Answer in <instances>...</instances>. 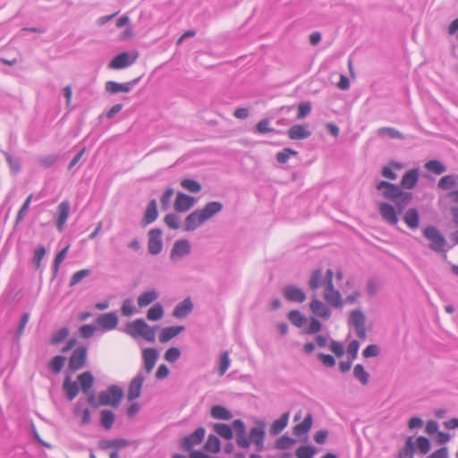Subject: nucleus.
Masks as SVG:
<instances>
[{
  "label": "nucleus",
  "instance_id": "f257e3e1",
  "mask_svg": "<svg viewBox=\"0 0 458 458\" xmlns=\"http://www.w3.org/2000/svg\"><path fill=\"white\" fill-rule=\"evenodd\" d=\"M420 178L419 170L410 169L402 177L400 184H394L386 181H380L376 189L381 191L384 199L391 200L394 206L381 202L378 206L379 214L382 219L390 225L398 224V214H402L405 208L411 202L413 194L403 190H412L416 187Z\"/></svg>",
  "mask_w": 458,
  "mask_h": 458
},
{
  "label": "nucleus",
  "instance_id": "f03ea898",
  "mask_svg": "<svg viewBox=\"0 0 458 458\" xmlns=\"http://www.w3.org/2000/svg\"><path fill=\"white\" fill-rule=\"evenodd\" d=\"M264 426V423H261L259 427L251 428L248 437L245 423L242 420H233V427L237 445L242 448H248L251 443L261 442V439H265L266 436Z\"/></svg>",
  "mask_w": 458,
  "mask_h": 458
},
{
  "label": "nucleus",
  "instance_id": "7ed1b4c3",
  "mask_svg": "<svg viewBox=\"0 0 458 458\" xmlns=\"http://www.w3.org/2000/svg\"><path fill=\"white\" fill-rule=\"evenodd\" d=\"M123 397V390L120 386L113 385L109 386L106 391L101 392L98 394L97 400L94 395L89 396L88 402L89 404L95 407L105 405L117 407L120 404Z\"/></svg>",
  "mask_w": 458,
  "mask_h": 458
},
{
  "label": "nucleus",
  "instance_id": "20e7f679",
  "mask_svg": "<svg viewBox=\"0 0 458 458\" xmlns=\"http://www.w3.org/2000/svg\"><path fill=\"white\" fill-rule=\"evenodd\" d=\"M423 236L429 242L428 248L436 253L445 254L449 248L446 240L437 227L428 225L423 230ZM446 257V255H445Z\"/></svg>",
  "mask_w": 458,
  "mask_h": 458
},
{
  "label": "nucleus",
  "instance_id": "39448f33",
  "mask_svg": "<svg viewBox=\"0 0 458 458\" xmlns=\"http://www.w3.org/2000/svg\"><path fill=\"white\" fill-rule=\"evenodd\" d=\"M127 333L132 336H140L148 342L153 343L156 339L155 329L143 319H136L127 325Z\"/></svg>",
  "mask_w": 458,
  "mask_h": 458
},
{
  "label": "nucleus",
  "instance_id": "423d86ee",
  "mask_svg": "<svg viewBox=\"0 0 458 458\" xmlns=\"http://www.w3.org/2000/svg\"><path fill=\"white\" fill-rule=\"evenodd\" d=\"M139 55L140 54L137 50L123 52L112 59L108 64V67L114 70L127 68L137 61Z\"/></svg>",
  "mask_w": 458,
  "mask_h": 458
},
{
  "label": "nucleus",
  "instance_id": "0eeeda50",
  "mask_svg": "<svg viewBox=\"0 0 458 458\" xmlns=\"http://www.w3.org/2000/svg\"><path fill=\"white\" fill-rule=\"evenodd\" d=\"M365 322L366 317L360 310H355L350 313L348 325L354 327L356 335L360 339L366 337Z\"/></svg>",
  "mask_w": 458,
  "mask_h": 458
},
{
  "label": "nucleus",
  "instance_id": "6e6552de",
  "mask_svg": "<svg viewBox=\"0 0 458 458\" xmlns=\"http://www.w3.org/2000/svg\"><path fill=\"white\" fill-rule=\"evenodd\" d=\"M88 349L85 346L76 348L69 359V369L76 371L84 367L87 360Z\"/></svg>",
  "mask_w": 458,
  "mask_h": 458
},
{
  "label": "nucleus",
  "instance_id": "1a4fd4ad",
  "mask_svg": "<svg viewBox=\"0 0 458 458\" xmlns=\"http://www.w3.org/2000/svg\"><path fill=\"white\" fill-rule=\"evenodd\" d=\"M145 381V377L141 373H139L131 382L127 390V400L133 402L139 398L141 394L142 385Z\"/></svg>",
  "mask_w": 458,
  "mask_h": 458
},
{
  "label": "nucleus",
  "instance_id": "9d476101",
  "mask_svg": "<svg viewBox=\"0 0 458 458\" xmlns=\"http://www.w3.org/2000/svg\"><path fill=\"white\" fill-rule=\"evenodd\" d=\"M283 293L288 301L301 303L306 300L305 293L293 284L285 285L283 289Z\"/></svg>",
  "mask_w": 458,
  "mask_h": 458
},
{
  "label": "nucleus",
  "instance_id": "9b49d317",
  "mask_svg": "<svg viewBox=\"0 0 458 458\" xmlns=\"http://www.w3.org/2000/svg\"><path fill=\"white\" fill-rule=\"evenodd\" d=\"M163 248L161 240V231L159 229H152L148 233V249L152 255L158 254Z\"/></svg>",
  "mask_w": 458,
  "mask_h": 458
},
{
  "label": "nucleus",
  "instance_id": "f8f14e48",
  "mask_svg": "<svg viewBox=\"0 0 458 458\" xmlns=\"http://www.w3.org/2000/svg\"><path fill=\"white\" fill-rule=\"evenodd\" d=\"M139 81V79H135L131 81L125 83H119L113 81H109L106 83L105 89L111 94H116L119 92L128 93L131 89V86L135 85Z\"/></svg>",
  "mask_w": 458,
  "mask_h": 458
},
{
  "label": "nucleus",
  "instance_id": "ddd939ff",
  "mask_svg": "<svg viewBox=\"0 0 458 458\" xmlns=\"http://www.w3.org/2000/svg\"><path fill=\"white\" fill-rule=\"evenodd\" d=\"M310 309L315 316L323 319H328L331 316L330 309L321 301L317 299L316 296H314L310 301Z\"/></svg>",
  "mask_w": 458,
  "mask_h": 458
},
{
  "label": "nucleus",
  "instance_id": "4468645a",
  "mask_svg": "<svg viewBox=\"0 0 458 458\" xmlns=\"http://www.w3.org/2000/svg\"><path fill=\"white\" fill-rule=\"evenodd\" d=\"M288 137L293 140H305L310 137L311 131L304 124H294L287 131Z\"/></svg>",
  "mask_w": 458,
  "mask_h": 458
},
{
  "label": "nucleus",
  "instance_id": "2eb2a0df",
  "mask_svg": "<svg viewBox=\"0 0 458 458\" xmlns=\"http://www.w3.org/2000/svg\"><path fill=\"white\" fill-rule=\"evenodd\" d=\"M195 203V199L179 192L176 196L174 207L177 212H185L189 210Z\"/></svg>",
  "mask_w": 458,
  "mask_h": 458
},
{
  "label": "nucleus",
  "instance_id": "dca6fc26",
  "mask_svg": "<svg viewBox=\"0 0 458 458\" xmlns=\"http://www.w3.org/2000/svg\"><path fill=\"white\" fill-rule=\"evenodd\" d=\"M223 204L219 201H211L202 208V223L212 218L217 213L222 211Z\"/></svg>",
  "mask_w": 458,
  "mask_h": 458
},
{
  "label": "nucleus",
  "instance_id": "f3484780",
  "mask_svg": "<svg viewBox=\"0 0 458 458\" xmlns=\"http://www.w3.org/2000/svg\"><path fill=\"white\" fill-rule=\"evenodd\" d=\"M144 369L147 373L153 369L158 357V353L154 348H147L143 351Z\"/></svg>",
  "mask_w": 458,
  "mask_h": 458
},
{
  "label": "nucleus",
  "instance_id": "a211bd4d",
  "mask_svg": "<svg viewBox=\"0 0 458 458\" xmlns=\"http://www.w3.org/2000/svg\"><path fill=\"white\" fill-rule=\"evenodd\" d=\"M58 217L56 219V227L58 231H62L70 213V204L68 201H63L58 205Z\"/></svg>",
  "mask_w": 458,
  "mask_h": 458
},
{
  "label": "nucleus",
  "instance_id": "6ab92c4d",
  "mask_svg": "<svg viewBox=\"0 0 458 458\" xmlns=\"http://www.w3.org/2000/svg\"><path fill=\"white\" fill-rule=\"evenodd\" d=\"M190 252V244L185 240H181L175 242L174 244L173 250L171 251V259L175 260L177 259L182 258V256L188 254Z\"/></svg>",
  "mask_w": 458,
  "mask_h": 458
},
{
  "label": "nucleus",
  "instance_id": "aec40b11",
  "mask_svg": "<svg viewBox=\"0 0 458 458\" xmlns=\"http://www.w3.org/2000/svg\"><path fill=\"white\" fill-rule=\"evenodd\" d=\"M313 423V417L311 413H308L303 421L295 425L293 428V434L301 437L306 435L311 428Z\"/></svg>",
  "mask_w": 458,
  "mask_h": 458
},
{
  "label": "nucleus",
  "instance_id": "412c9836",
  "mask_svg": "<svg viewBox=\"0 0 458 458\" xmlns=\"http://www.w3.org/2000/svg\"><path fill=\"white\" fill-rule=\"evenodd\" d=\"M98 323L102 328L111 330L117 327L118 318L114 313H106L98 317Z\"/></svg>",
  "mask_w": 458,
  "mask_h": 458
},
{
  "label": "nucleus",
  "instance_id": "4be33fe9",
  "mask_svg": "<svg viewBox=\"0 0 458 458\" xmlns=\"http://www.w3.org/2000/svg\"><path fill=\"white\" fill-rule=\"evenodd\" d=\"M289 417H290L289 411L283 413L282 416L278 420H276L272 423V425L270 426V428H269V433L272 436H276V435L280 434L284 429V428L287 426Z\"/></svg>",
  "mask_w": 458,
  "mask_h": 458
},
{
  "label": "nucleus",
  "instance_id": "5701e85b",
  "mask_svg": "<svg viewBox=\"0 0 458 458\" xmlns=\"http://www.w3.org/2000/svg\"><path fill=\"white\" fill-rule=\"evenodd\" d=\"M184 330L182 326L168 327L163 328L159 335V341L161 343H166L174 337L180 335Z\"/></svg>",
  "mask_w": 458,
  "mask_h": 458
},
{
  "label": "nucleus",
  "instance_id": "b1692460",
  "mask_svg": "<svg viewBox=\"0 0 458 458\" xmlns=\"http://www.w3.org/2000/svg\"><path fill=\"white\" fill-rule=\"evenodd\" d=\"M403 221L411 229H417L420 225V215L418 210L414 208L406 210Z\"/></svg>",
  "mask_w": 458,
  "mask_h": 458
},
{
  "label": "nucleus",
  "instance_id": "393cba45",
  "mask_svg": "<svg viewBox=\"0 0 458 458\" xmlns=\"http://www.w3.org/2000/svg\"><path fill=\"white\" fill-rule=\"evenodd\" d=\"M455 186H458V174H447L440 178L437 182V187L443 191H448Z\"/></svg>",
  "mask_w": 458,
  "mask_h": 458
},
{
  "label": "nucleus",
  "instance_id": "a878e982",
  "mask_svg": "<svg viewBox=\"0 0 458 458\" xmlns=\"http://www.w3.org/2000/svg\"><path fill=\"white\" fill-rule=\"evenodd\" d=\"M200 443V428L194 430V432L182 440V446L183 449L190 451L196 445Z\"/></svg>",
  "mask_w": 458,
  "mask_h": 458
},
{
  "label": "nucleus",
  "instance_id": "bb28decb",
  "mask_svg": "<svg viewBox=\"0 0 458 458\" xmlns=\"http://www.w3.org/2000/svg\"><path fill=\"white\" fill-rule=\"evenodd\" d=\"M210 414L214 419L222 420H229L233 418L231 411L222 405H214L211 408Z\"/></svg>",
  "mask_w": 458,
  "mask_h": 458
},
{
  "label": "nucleus",
  "instance_id": "cd10ccee",
  "mask_svg": "<svg viewBox=\"0 0 458 458\" xmlns=\"http://www.w3.org/2000/svg\"><path fill=\"white\" fill-rule=\"evenodd\" d=\"M214 431L221 437L231 440L233 437V427L225 423H216L213 427Z\"/></svg>",
  "mask_w": 458,
  "mask_h": 458
},
{
  "label": "nucleus",
  "instance_id": "c85d7f7f",
  "mask_svg": "<svg viewBox=\"0 0 458 458\" xmlns=\"http://www.w3.org/2000/svg\"><path fill=\"white\" fill-rule=\"evenodd\" d=\"M193 308L192 302L190 299H185L183 301L176 305L174 310L173 316L175 318H183L188 315Z\"/></svg>",
  "mask_w": 458,
  "mask_h": 458
},
{
  "label": "nucleus",
  "instance_id": "c756f323",
  "mask_svg": "<svg viewBox=\"0 0 458 458\" xmlns=\"http://www.w3.org/2000/svg\"><path fill=\"white\" fill-rule=\"evenodd\" d=\"M200 225V211L196 210L189 215L184 223L185 231H193Z\"/></svg>",
  "mask_w": 458,
  "mask_h": 458
},
{
  "label": "nucleus",
  "instance_id": "7c9ffc66",
  "mask_svg": "<svg viewBox=\"0 0 458 458\" xmlns=\"http://www.w3.org/2000/svg\"><path fill=\"white\" fill-rule=\"evenodd\" d=\"M157 218V202L155 199L151 200L145 211L144 217H143V223L145 225H148L152 222H154Z\"/></svg>",
  "mask_w": 458,
  "mask_h": 458
},
{
  "label": "nucleus",
  "instance_id": "2f4dec72",
  "mask_svg": "<svg viewBox=\"0 0 458 458\" xmlns=\"http://www.w3.org/2000/svg\"><path fill=\"white\" fill-rule=\"evenodd\" d=\"M158 297L157 293L155 290L144 292L138 297V305L140 308L147 307L153 301H155Z\"/></svg>",
  "mask_w": 458,
  "mask_h": 458
},
{
  "label": "nucleus",
  "instance_id": "473e14b6",
  "mask_svg": "<svg viewBox=\"0 0 458 458\" xmlns=\"http://www.w3.org/2000/svg\"><path fill=\"white\" fill-rule=\"evenodd\" d=\"M377 136L388 137L389 139L404 140V135L395 128L393 127H381L377 130Z\"/></svg>",
  "mask_w": 458,
  "mask_h": 458
},
{
  "label": "nucleus",
  "instance_id": "72a5a7b5",
  "mask_svg": "<svg viewBox=\"0 0 458 458\" xmlns=\"http://www.w3.org/2000/svg\"><path fill=\"white\" fill-rule=\"evenodd\" d=\"M353 376L362 386H367L369 382V374L361 364L354 366Z\"/></svg>",
  "mask_w": 458,
  "mask_h": 458
},
{
  "label": "nucleus",
  "instance_id": "f704fd0d",
  "mask_svg": "<svg viewBox=\"0 0 458 458\" xmlns=\"http://www.w3.org/2000/svg\"><path fill=\"white\" fill-rule=\"evenodd\" d=\"M129 445V442L125 439H114V440H102L99 442V446L102 449H119L122 447H125Z\"/></svg>",
  "mask_w": 458,
  "mask_h": 458
},
{
  "label": "nucleus",
  "instance_id": "c9c22d12",
  "mask_svg": "<svg viewBox=\"0 0 458 458\" xmlns=\"http://www.w3.org/2000/svg\"><path fill=\"white\" fill-rule=\"evenodd\" d=\"M204 449L209 453H218L221 449V442L218 437L216 435H209L204 445Z\"/></svg>",
  "mask_w": 458,
  "mask_h": 458
},
{
  "label": "nucleus",
  "instance_id": "e433bc0d",
  "mask_svg": "<svg viewBox=\"0 0 458 458\" xmlns=\"http://www.w3.org/2000/svg\"><path fill=\"white\" fill-rule=\"evenodd\" d=\"M287 318L293 326L299 328L302 327L307 322V318L298 310H291Z\"/></svg>",
  "mask_w": 458,
  "mask_h": 458
},
{
  "label": "nucleus",
  "instance_id": "4c0bfd02",
  "mask_svg": "<svg viewBox=\"0 0 458 458\" xmlns=\"http://www.w3.org/2000/svg\"><path fill=\"white\" fill-rule=\"evenodd\" d=\"M424 167L428 171H429L435 174H437V175L442 174L443 173H445L446 171V166L437 159L428 161L425 164Z\"/></svg>",
  "mask_w": 458,
  "mask_h": 458
},
{
  "label": "nucleus",
  "instance_id": "58836bf2",
  "mask_svg": "<svg viewBox=\"0 0 458 458\" xmlns=\"http://www.w3.org/2000/svg\"><path fill=\"white\" fill-rule=\"evenodd\" d=\"M324 284V280L322 279V269L318 268L315 269L311 276L309 280V287L311 290L318 289Z\"/></svg>",
  "mask_w": 458,
  "mask_h": 458
},
{
  "label": "nucleus",
  "instance_id": "ea45409f",
  "mask_svg": "<svg viewBox=\"0 0 458 458\" xmlns=\"http://www.w3.org/2000/svg\"><path fill=\"white\" fill-rule=\"evenodd\" d=\"M114 422V413L109 410H103L100 413V423L105 429L108 430Z\"/></svg>",
  "mask_w": 458,
  "mask_h": 458
},
{
  "label": "nucleus",
  "instance_id": "a19ab883",
  "mask_svg": "<svg viewBox=\"0 0 458 458\" xmlns=\"http://www.w3.org/2000/svg\"><path fill=\"white\" fill-rule=\"evenodd\" d=\"M78 381L81 385V387L84 393H87L93 385V376L90 372L87 371L82 374H81L78 377Z\"/></svg>",
  "mask_w": 458,
  "mask_h": 458
},
{
  "label": "nucleus",
  "instance_id": "79ce46f5",
  "mask_svg": "<svg viewBox=\"0 0 458 458\" xmlns=\"http://www.w3.org/2000/svg\"><path fill=\"white\" fill-rule=\"evenodd\" d=\"M325 300L335 308H339L343 305V301L341 299V294L339 291H333L331 293L325 291L324 293Z\"/></svg>",
  "mask_w": 458,
  "mask_h": 458
},
{
  "label": "nucleus",
  "instance_id": "37998d69",
  "mask_svg": "<svg viewBox=\"0 0 458 458\" xmlns=\"http://www.w3.org/2000/svg\"><path fill=\"white\" fill-rule=\"evenodd\" d=\"M295 443L296 440L294 438H292L287 435H284L276 441L275 447L278 450H287L291 448Z\"/></svg>",
  "mask_w": 458,
  "mask_h": 458
},
{
  "label": "nucleus",
  "instance_id": "c03bdc74",
  "mask_svg": "<svg viewBox=\"0 0 458 458\" xmlns=\"http://www.w3.org/2000/svg\"><path fill=\"white\" fill-rule=\"evenodd\" d=\"M64 389L65 390L66 395L70 401L73 400L79 393V387L76 382H72L69 378L64 380Z\"/></svg>",
  "mask_w": 458,
  "mask_h": 458
},
{
  "label": "nucleus",
  "instance_id": "a18cd8bd",
  "mask_svg": "<svg viewBox=\"0 0 458 458\" xmlns=\"http://www.w3.org/2000/svg\"><path fill=\"white\" fill-rule=\"evenodd\" d=\"M316 453L317 449L312 445H301L297 448L295 455L297 458H313Z\"/></svg>",
  "mask_w": 458,
  "mask_h": 458
},
{
  "label": "nucleus",
  "instance_id": "49530a36",
  "mask_svg": "<svg viewBox=\"0 0 458 458\" xmlns=\"http://www.w3.org/2000/svg\"><path fill=\"white\" fill-rule=\"evenodd\" d=\"M164 315V310L161 304L157 303L153 305L147 313V318L150 321H157L162 318Z\"/></svg>",
  "mask_w": 458,
  "mask_h": 458
},
{
  "label": "nucleus",
  "instance_id": "de8ad7c7",
  "mask_svg": "<svg viewBox=\"0 0 458 458\" xmlns=\"http://www.w3.org/2000/svg\"><path fill=\"white\" fill-rule=\"evenodd\" d=\"M393 167L401 168L402 165L396 162H390V165H385L382 167L381 175L389 180L394 181L397 178V174L393 171Z\"/></svg>",
  "mask_w": 458,
  "mask_h": 458
},
{
  "label": "nucleus",
  "instance_id": "09e8293b",
  "mask_svg": "<svg viewBox=\"0 0 458 458\" xmlns=\"http://www.w3.org/2000/svg\"><path fill=\"white\" fill-rule=\"evenodd\" d=\"M297 155H298L297 151H295L292 148H285L282 151H280L276 154V158L278 163L285 164V163H287V161L289 160L291 156H297Z\"/></svg>",
  "mask_w": 458,
  "mask_h": 458
},
{
  "label": "nucleus",
  "instance_id": "8fccbe9b",
  "mask_svg": "<svg viewBox=\"0 0 458 458\" xmlns=\"http://www.w3.org/2000/svg\"><path fill=\"white\" fill-rule=\"evenodd\" d=\"M64 361H65L64 357L60 356V355L55 356L50 360L49 368L54 373L57 374L62 370V369L64 365Z\"/></svg>",
  "mask_w": 458,
  "mask_h": 458
},
{
  "label": "nucleus",
  "instance_id": "3c124183",
  "mask_svg": "<svg viewBox=\"0 0 458 458\" xmlns=\"http://www.w3.org/2000/svg\"><path fill=\"white\" fill-rule=\"evenodd\" d=\"M68 335H69L68 328L63 327L52 335V337L50 339V344H54V345L63 342L68 336Z\"/></svg>",
  "mask_w": 458,
  "mask_h": 458
},
{
  "label": "nucleus",
  "instance_id": "603ef678",
  "mask_svg": "<svg viewBox=\"0 0 458 458\" xmlns=\"http://www.w3.org/2000/svg\"><path fill=\"white\" fill-rule=\"evenodd\" d=\"M270 121L268 119H262L256 124V131L260 134H265L267 132H275L276 130L274 128L269 127Z\"/></svg>",
  "mask_w": 458,
  "mask_h": 458
},
{
  "label": "nucleus",
  "instance_id": "864d4df0",
  "mask_svg": "<svg viewBox=\"0 0 458 458\" xmlns=\"http://www.w3.org/2000/svg\"><path fill=\"white\" fill-rule=\"evenodd\" d=\"M311 108V103L309 101L300 103L298 106L297 118L300 120L304 119L310 114Z\"/></svg>",
  "mask_w": 458,
  "mask_h": 458
},
{
  "label": "nucleus",
  "instance_id": "5fc2aeb1",
  "mask_svg": "<svg viewBox=\"0 0 458 458\" xmlns=\"http://www.w3.org/2000/svg\"><path fill=\"white\" fill-rule=\"evenodd\" d=\"M415 452V445L413 443V439L411 437H409L406 441L403 448L400 451L405 456H408V458H412L413 454Z\"/></svg>",
  "mask_w": 458,
  "mask_h": 458
},
{
  "label": "nucleus",
  "instance_id": "6e6d98bb",
  "mask_svg": "<svg viewBox=\"0 0 458 458\" xmlns=\"http://www.w3.org/2000/svg\"><path fill=\"white\" fill-rule=\"evenodd\" d=\"M360 348V343L357 340H352L347 346V357L348 359L354 360L357 358Z\"/></svg>",
  "mask_w": 458,
  "mask_h": 458
},
{
  "label": "nucleus",
  "instance_id": "4d7b16f0",
  "mask_svg": "<svg viewBox=\"0 0 458 458\" xmlns=\"http://www.w3.org/2000/svg\"><path fill=\"white\" fill-rule=\"evenodd\" d=\"M417 447L421 454H426L430 450V441L428 438L420 436L417 437Z\"/></svg>",
  "mask_w": 458,
  "mask_h": 458
},
{
  "label": "nucleus",
  "instance_id": "13d9d810",
  "mask_svg": "<svg viewBox=\"0 0 458 458\" xmlns=\"http://www.w3.org/2000/svg\"><path fill=\"white\" fill-rule=\"evenodd\" d=\"M321 323L316 318L311 317L310 319V326L305 328L304 333L307 335L316 334L321 330Z\"/></svg>",
  "mask_w": 458,
  "mask_h": 458
},
{
  "label": "nucleus",
  "instance_id": "bf43d9fd",
  "mask_svg": "<svg viewBox=\"0 0 458 458\" xmlns=\"http://www.w3.org/2000/svg\"><path fill=\"white\" fill-rule=\"evenodd\" d=\"M70 245H67L64 249H63L61 251H59L54 260V273L57 274L59 270L60 264L64 261L65 259L67 252L69 250Z\"/></svg>",
  "mask_w": 458,
  "mask_h": 458
},
{
  "label": "nucleus",
  "instance_id": "052dcab7",
  "mask_svg": "<svg viewBox=\"0 0 458 458\" xmlns=\"http://www.w3.org/2000/svg\"><path fill=\"white\" fill-rule=\"evenodd\" d=\"M379 353H380V348L377 344H369L362 352V355L366 359L377 357L379 355Z\"/></svg>",
  "mask_w": 458,
  "mask_h": 458
},
{
  "label": "nucleus",
  "instance_id": "680f3d73",
  "mask_svg": "<svg viewBox=\"0 0 458 458\" xmlns=\"http://www.w3.org/2000/svg\"><path fill=\"white\" fill-rule=\"evenodd\" d=\"M31 199H32V194H30L28 196V198L26 199V200L24 201L23 205L21 206V209L19 210V212L17 214V217H16L17 224L20 223L26 216L27 211H28L30 202H31Z\"/></svg>",
  "mask_w": 458,
  "mask_h": 458
},
{
  "label": "nucleus",
  "instance_id": "e2e57ef3",
  "mask_svg": "<svg viewBox=\"0 0 458 458\" xmlns=\"http://www.w3.org/2000/svg\"><path fill=\"white\" fill-rule=\"evenodd\" d=\"M164 221L165 225L174 230H176L180 227L179 217L174 214H168L165 216Z\"/></svg>",
  "mask_w": 458,
  "mask_h": 458
},
{
  "label": "nucleus",
  "instance_id": "0e129e2a",
  "mask_svg": "<svg viewBox=\"0 0 458 458\" xmlns=\"http://www.w3.org/2000/svg\"><path fill=\"white\" fill-rule=\"evenodd\" d=\"M181 356V352L176 347L169 348L165 353V360L168 362H174Z\"/></svg>",
  "mask_w": 458,
  "mask_h": 458
},
{
  "label": "nucleus",
  "instance_id": "69168bd1",
  "mask_svg": "<svg viewBox=\"0 0 458 458\" xmlns=\"http://www.w3.org/2000/svg\"><path fill=\"white\" fill-rule=\"evenodd\" d=\"M230 366V358L228 352H224L220 357L219 375L222 376L225 373Z\"/></svg>",
  "mask_w": 458,
  "mask_h": 458
},
{
  "label": "nucleus",
  "instance_id": "338daca9",
  "mask_svg": "<svg viewBox=\"0 0 458 458\" xmlns=\"http://www.w3.org/2000/svg\"><path fill=\"white\" fill-rule=\"evenodd\" d=\"M90 271L89 269H81L73 274L71 279V285H75L79 284L81 280H83L86 276L89 275Z\"/></svg>",
  "mask_w": 458,
  "mask_h": 458
},
{
  "label": "nucleus",
  "instance_id": "774afa93",
  "mask_svg": "<svg viewBox=\"0 0 458 458\" xmlns=\"http://www.w3.org/2000/svg\"><path fill=\"white\" fill-rule=\"evenodd\" d=\"M329 349L337 357H341L344 354V345L338 341L332 340L329 344Z\"/></svg>",
  "mask_w": 458,
  "mask_h": 458
}]
</instances>
